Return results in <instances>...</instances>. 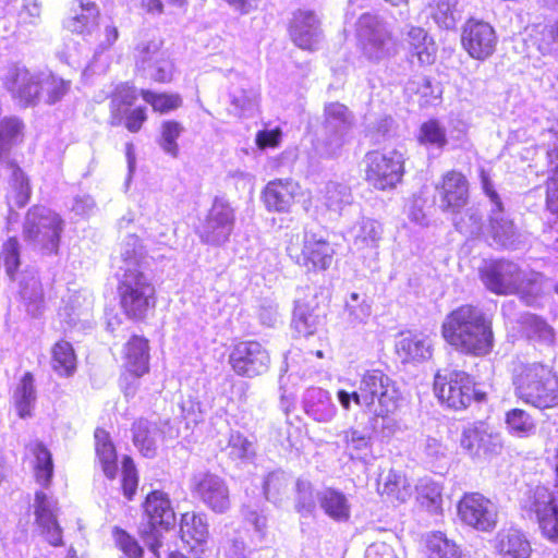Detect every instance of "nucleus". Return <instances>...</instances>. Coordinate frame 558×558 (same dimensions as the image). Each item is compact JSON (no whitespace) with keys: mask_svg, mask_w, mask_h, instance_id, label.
<instances>
[{"mask_svg":"<svg viewBox=\"0 0 558 558\" xmlns=\"http://www.w3.org/2000/svg\"><path fill=\"white\" fill-rule=\"evenodd\" d=\"M517 396L538 409L558 405V376L541 363L522 364L514 369Z\"/></svg>","mask_w":558,"mask_h":558,"instance_id":"4","label":"nucleus"},{"mask_svg":"<svg viewBox=\"0 0 558 558\" xmlns=\"http://www.w3.org/2000/svg\"><path fill=\"white\" fill-rule=\"evenodd\" d=\"M5 89L21 108L36 107L44 94V72L26 66H13L3 80Z\"/></svg>","mask_w":558,"mask_h":558,"instance_id":"12","label":"nucleus"},{"mask_svg":"<svg viewBox=\"0 0 558 558\" xmlns=\"http://www.w3.org/2000/svg\"><path fill=\"white\" fill-rule=\"evenodd\" d=\"M100 10L89 0H77V8L72 9V14L65 22L69 32L76 35H89L98 25Z\"/></svg>","mask_w":558,"mask_h":558,"instance_id":"29","label":"nucleus"},{"mask_svg":"<svg viewBox=\"0 0 558 558\" xmlns=\"http://www.w3.org/2000/svg\"><path fill=\"white\" fill-rule=\"evenodd\" d=\"M156 427L146 418H138L133 422L132 441L140 453L145 458H154L157 454L158 445L154 437Z\"/></svg>","mask_w":558,"mask_h":558,"instance_id":"35","label":"nucleus"},{"mask_svg":"<svg viewBox=\"0 0 558 558\" xmlns=\"http://www.w3.org/2000/svg\"><path fill=\"white\" fill-rule=\"evenodd\" d=\"M180 534L184 543L201 545L208 537V526L205 520L195 512H184L181 515Z\"/></svg>","mask_w":558,"mask_h":558,"instance_id":"37","label":"nucleus"},{"mask_svg":"<svg viewBox=\"0 0 558 558\" xmlns=\"http://www.w3.org/2000/svg\"><path fill=\"white\" fill-rule=\"evenodd\" d=\"M94 440L96 462L104 475L112 481L117 477L119 464L118 451L110 433L104 427H96L94 430Z\"/></svg>","mask_w":558,"mask_h":558,"instance_id":"27","label":"nucleus"},{"mask_svg":"<svg viewBox=\"0 0 558 558\" xmlns=\"http://www.w3.org/2000/svg\"><path fill=\"white\" fill-rule=\"evenodd\" d=\"M456 208L465 204L468 196V183L462 174L456 173Z\"/></svg>","mask_w":558,"mask_h":558,"instance_id":"63","label":"nucleus"},{"mask_svg":"<svg viewBox=\"0 0 558 558\" xmlns=\"http://www.w3.org/2000/svg\"><path fill=\"white\" fill-rule=\"evenodd\" d=\"M138 93L156 114H168L183 106V98L179 93L155 92L148 88H142Z\"/></svg>","mask_w":558,"mask_h":558,"instance_id":"36","label":"nucleus"},{"mask_svg":"<svg viewBox=\"0 0 558 558\" xmlns=\"http://www.w3.org/2000/svg\"><path fill=\"white\" fill-rule=\"evenodd\" d=\"M456 385H459L461 408H468L472 401L481 403L486 400V393L480 390L465 373L456 372Z\"/></svg>","mask_w":558,"mask_h":558,"instance_id":"45","label":"nucleus"},{"mask_svg":"<svg viewBox=\"0 0 558 558\" xmlns=\"http://www.w3.org/2000/svg\"><path fill=\"white\" fill-rule=\"evenodd\" d=\"M457 511L463 523L481 532L493 531L498 522L497 506L478 493L464 495Z\"/></svg>","mask_w":558,"mask_h":558,"instance_id":"14","label":"nucleus"},{"mask_svg":"<svg viewBox=\"0 0 558 558\" xmlns=\"http://www.w3.org/2000/svg\"><path fill=\"white\" fill-rule=\"evenodd\" d=\"M153 68L151 81L157 84H169L173 78V61L170 57L160 61L159 64L149 65Z\"/></svg>","mask_w":558,"mask_h":558,"instance_id":"57","label":"nucleus"},{"mask_svg":"<svg viewBox=\"0 0 558 558\" xmlns=\"http://www.w3.org/2000/svg\"><path fill=\"white\" fill-rule=\"evenodd\" d=\"M193 493L215 512H225L230 506L229 489L218 475H202L195 483Z\"/></svg>","mask_w":558,"mask_h":558,"instance_id":"23","label":"nucleus"},{"mask_svg":"<svg viewBox=\"0 0 558 558\" xmlns=\"http://www.w3.org/2000/svg\"><path fill=\"white\" fill-rule=\"evenodd\" d=\"M281 135L282 133L279 128L260 130L256 133L255 143L259 149L275 148L279 146Z\"/></svg>","mask_w":558,"mask_h":558,"instance_id":"59","label":"nucleus"},{"mask_svg":"<svg viewBox=\"0 0 558 558\" xmlns=\"http://www.w3.org/2000/svg\"><path fill=\"white\" fill-rule=\"evenodd\" d=\"M523 325L529 338L539 340L545 343H551L554 341V330L541 317L533 314H526L523 317Z\"/></svg>","mask_w":558,"mask_h":558,"instance_id":"49","label":"nucleus"},{"mask_svg":"<svg viewBox=\"0 0 558 558\" xmlns=\"http://www.w3.org/2000/svg\"><path fill=\"white\" fill-rule=\"evenodd\" d=\"M379 495L387 501L403 504L411 497V486L405 475L396 470H389L378 488Z\"/></svg>","mask_w":558,"mask_h":558,"instance_id":"33","label":"nucleus"},{"mask_svg":"<svg viewBox=\"0 0 558 558\" xmlns=\"http://www.w3.org/2000/svg\"><path fill=\"white\" fill-rule=\"evenodd\" d=\"M229 447L231 453L240 459L247 458L253 454L252 442L242 434L235 433L230 436Z\"/></svg>","mask_w":558,"mask_h":558,"instance_id":"58","label":"nucleus"},{"mask_svg":"<svg viewBox=\"0 0 558 558\" xmlns=\"http://www.w3.org/2000/svg\"><path fill=\"white\" fill-rule=\"evenodd\" d=\"M325 513L336 521H347L350 518V506L345 496L335 489H327L318 498Z\"/></svg>","mask_w":558,"mask_h":558,"instance_id":"39","label":"nucleus"},{"mask_svg":"<svg viewBox=\"0 0 558 558\" xmlns=\"http://www.w3.org/2000/svg\"><path fill=\"white\" fill-rule=\"evenodd\" d=\"M301 195V185L292 179H274L262 191V201L269 211L288 213Z\"/></svg>","mask_w":558,"mask_h":558,"instance_id":"21","label":"nucleus"},{"mask_svg":"<svg viewBox=\"0 0 558 558\" xmlns=\"http://www.w3.org/2000/svg\"><path fill=\"white\" fill-rule=\"evenodd\" d=\"M286 251L295 265L312 274L328 270L336 255L332 244L325 236L315 232L292 235Z\"/></svg>","mask_w":558,"mask_h":558,"instance_id":"8","label":"nucleus"},{"mask_svg":"<svg viewBox=\"0 0 558 558\" xmlns=\"http://www.w3.org/2000/svg\"><path fill=\"white\" fill-rule=\"evenodd\" d=\"M429 7L434 21L439 26L449 28L453 22V10L450 0H433Z\"/></svg>","mask_w":558,"mask_h":558,"instance_id":"52","label":"nucleus"},{"mask_svg":"<svg viewBox=\"0 0 558 558\" xmlns=\"http://www.w3.org/2000/svg\"><path fill=\"white\" fill-rule=\"evenodd\" d=\"M497 35L490 24L469 20L461 32V46L468 54L478 61L488 59L496 50Z\"/></svg>","mask_w":558,"mask_h":558,"instance_id":"16","label":"nucleus"},{"mask_svg":"<svg viewBox=\"0 0 558 558\" xmlns=\"http://www.w3.org/2000/svg\"><path fill=\"white\" fill-rule=\"evenodd\" d=\"M36 398L34 375L26 372L14 392V408L20 418L25 420L34 415Z\"/></svg>","mask_w":558,"mask_h":558,"instance_id":"34","label":"nucleus"},{"mask_svg":"<svg viewBox=\"0 0 558 558\" xmlns=\"http://www.w3.org/2000/svg\"><path fill=\"white\" fill-rule=\"evenodd\" d=\"M187 0H140V10L150 16L162 14H174L177 11L184 10Z\"/></svg>","mask_w":558,"mask_h":558,"instance_id":"44","label":"nucleus"},{"mask_svg":"<svg viewBox=\"0 0 558 558\" xmlns=\"http://www.w3.org/2000/svg\"><path fill=\"white\" fill-rule=\"evenodd\" d=\"M434 391L441 403H446L448 407L451 405L450 401L453 397V385L451 379H448L446 375H441L440 372L435 375Z\"/></svg>","mask_w":558,"mask_h":558,"instance_id":"55","label":"nucleus"},{"mask_svg":"<svg viewBox=\"0 0 558 558\" xmlns=\"http://www.w3.org/2000/svg\"><path fill=\"white\" fill-rule=\"evenodd\" d=\"M77 364V354L70 341L61 338L51 345L50 366L59 377L70 378L74 376Z\"/></svg>","mask_w":558,"mask_h":558,"instance_id":"30","label":"nucleus"},{"mask_svg":"<svg viewBox=\"0 0 558 558\" xmlns=\"http://www.w3.org/2000/svg\"><path fill=\"white\" fill-rule=\"evenodd\" d=\"M64 221L61 216L41 205H33L26 211L23 240L45 255H56L60 248Z\"/></svg>","mask_w":558,"mask_h":558,"instance_id":"6","label":"nucleus"},{"mask_svg":"<svg viewBox=\"0 0 558 558\" xmlns=\"http://www.w3.org/2000/svg\"><path fill=\"white\" fill-rule=\"evenodd\" d=\"M141 537L144 539H146L148 537L151 538V541L148 543V548L154 554V556L156 558H160L159 550L162 546V541H161V537H160L158 531L151 532L150 529L145 530V531L141 532Z\"/></svg>","mask_w":558,"mask_h":558,"instance_id":"62","label":"nucleus"},{"mask_svg":"<svg viewBox=\"0 0 558 558\" xmlns=\"http://www.w3.org/2000/svg\"><path fill=\"white\" fill-rule=\"evenodd\" d=\"M460 446L470 457L497 454L502 449V438L487 423L477 422L463 429Z\"/></svg>","mask_w":558,"mask_h":558,"instance_id":"18","label":"nucleus"},{"mask_svg":"<svg viewBox=\"0 0 558 558\" xmlns=\"http://www.w3.org/2000/svg\"><path fill=\"white\" fill-rule=\"evenodd\" d=\"M117 298L121 313L133 323L146 322L158 305L156 286L138 266L125 268L118 278Z\"/></svg>","mask_w":558,"mask_h":558,"instance_id":"1","label":"nucleus"},{"mask_svg":"<svg viewBox=\"0 0 558 558\" xmlns=\"http://www.w3.org/2000/svg\"><path fill=\"white\" fill-rule=\"evenodd\" d=\"M293 324L296 330L305 335H313L317 326V316L307 308L299 306L293 313Z\"/></svg>","mask_w":558,"mask_h":558,"instance_id":"53","label":"nucleus"},{"mask_svg":"<svg viewBox=\"0 0 558 558\" xmlns=\"http://www.w3.org/2000/svg\"><path fill=\"white\" fill-rule=\"evenodd\" d=\"M427 558H450L451 545L441 534H433L426 543Z\"/></svg>","mask_w":558,"mask_h":558,"instance_id":"54","label":"nucleus"},{"mask_svg":"<svg viewBox=\"0 0 558 558\" xmlns=\"http://www.w3.org/2000/svg\"><path fill=\"white\" fill-rule=\"evenodd\" d=\"M150 531L169 530L174 522V511L167 494L155 489L149 492L143 504Z\"/></svg>","mask_w":558,"mask_h":558,"instance_id":"25","label":"nucleus"},{"mask_svg":"<svg viewBox=\"0 0 558 558\" xmlns=\"http://www.w3.org/2000/svg\"><path fill=\"white\" fill-rule=\"evenodd\" d=\"M183 130L182 123L174 119L165 120L160 124L159 145L166 154L173 158L179 156L180 148L178 140Z\"/></svg>","mask_w":558,"mask_h":558,"instance_id":"41","label":"nucleus"},{"mask_svg":"<svg viewBox=\"0 0 558 558\" xmlns=\"http://www.w3.org/2000/svg\"><path fill=\"white\" fill-rule=\"evenodd\" d=\"M485 287L496 294H520L527 304H532L541 292L543 275L518 264L506 260H492L481 269Z\"/></svg>","mask_w":558,"mask_h":558,"instance_id":"2","label":"nucleus"},{"mask_svg":"<svg viewBox=\"0 0 558 558\" xmlns=\"http://www.w3.org/2000/svg\"><path fill=\"white\" fill-rule=\"evenodd\" d=\"M170 57L169 50L165 48V40L161 37H154L149 40L141 41L135 47L136 64L142 68L146 65L159 64L160 61Z\"/></svg>","mask_w":558,"mask_h":558,"instance_id":"38","label":"nucleus"},{"mask_svg":"<svg viewBox=\"0 0 558 558\" xmlns=\"http://www.w3.org/2000/svg\"><path fill=\"white\" fill-rule=\"evenodd\" d=\"M356 25L357 48L366 61L378 63L395 52L397 43L392 34L380 29V23L375 15L363 13Z\"/></svg>","mask_w":558,"mask_h":558,"instance_id":"10","label":"nucleus"},{"mask_svg":"<svg viewBox=\"0 0 558 558\" xmlns=\"http://www.w3.org/2000/svg\"><path fill=\"white\" fill-rule=\"evenodd\" d=\"M361 173L364 182L372 190L392 191L403 181L405 159L397 149H369L361 160Z\"/></svg>","mask_w":558,"mask_h":558,"instance_id":"5","label":"nucleus"},{"mask_svg":"<svg viewBox=\"0 0 558 558\" xmlns=\"http://www.w3.org/2000/svg\"><path fill=\"white\" fill-rule=\"evenodd\" d=\"M395 353L403 364H417L432 356L427 339L417 333L401 332L395 344Z\"/></svg>","mask_w":558,"mask_h":558,"instance_id":"28","label":"nucleus"},{"mask_svg":"<svg viewBox=\"0 0 558 558\" xmlns=\"http://www.w3.org/2000/svg\"><path fill=\"white\" fill-rule=\"evenodd\" d=\"M4 166L10 171L4 195L5 203L10 208H23L32 197L31 180L16 160L8 159L4 161Z\"/></svg>","mask_w":558,"mask_h":558,"instance_id":"26","label":"nucleus"},{"mask_svg":"<svg viewBox=\"0 0 558 558\" xmlns=\"http://www.w3.org/2000/svg\"><path fill=\"white\" fill-rule=\"evenodd\" d=\"M120 384L126 396L134 393L133 383L150 371V341L144 335L132 333L122 345Z\"/></svg>","mask_w":558,"mask_h":558,"instance_id":"11","label":"nucleus"},{"mask_svg":"<svg viewBox=\"0 0 558 558\" xmlns=\"http://www.w3.org/2000/svg\"><path fill=\"white\" fill-rule=\"evenodd\" d=\"M417 140L421 144L441 146L446 143L445 131L436 120H428L421 125Z\"/></svg>","mask_w":558,"mask_h":558,"instance_id":"50","label":"nucleus"},{"mask_svg":"<svg viewBox=\"0 0 558 558\" xmlns=\"http://www.w3.org/2000/svg\"><path fill=\"white\" fill-rule=\"evenodd\" d=\"M546 206L548 210L558 218V166L547 179Z\"/></svg>","mask_w":558,"mask_h":558,"instance_id":"56","label":"nucleus"},{"mask_svg":"<svg viewBox=\"0 0 558 558\" xmlns=\"http://www.w3.org/2000/svg\"><path fill=\"white\" fill-rule=\"evenodd\" d=\"M320 21L313 10H296L289 22L288 34L292 43L305 51L318 49Z\"/></svg>","mask_w":558,"mask_h":558,"instance_id":"19","label":"nucleus"},{"mask_svg":"<svg viewBox=\"0 0 558 558\" xmlns=\"http://www.w3.org/2000/svg\"><path fill=\"white\" fill-rule=\"evenodd\" d=\"M119 38V31L114 25H108L104 29V40L100 41L101 50L110 49Z\"/></svg>","mask_w":558,"mask_h":558,"instance_id":"64","label":"nucleus"},{"mask_svg":"<svg viewBox=\"0 0 558 558\" xmlns=\"http://www.w3.org/2000/svg\"><path fill=\"white\" fill-rule=\"evenodd\" d=\"M400 399L397 383L380 368L364 371L354 391V403L376 418H387L393 414Z\"/></svg>","mask_w":558,"mask_h":558,"instance_id":"3","label":"nucleus"},{"mask_svg":"<svg viewBox=\"0 0 558 558\" xmlns=\"http://www.w3.org/2000/svg\"><path fill=\"white\" fill-rule=\"evenodd\" d=\"M0 262L3 263L5 272L14 280L21 265L20 244L16 236L8 238L0 251Z\"/></svg>","mask_w":558,"mask_h":558,"instance_id":"43","label":"nucleus"},{"mask_svg":"<svg viewBox=\"0 0 558 558\" xmlns=\"http://www.w3.org/2000/svg\"><path fill=\"white\" fill-rule=\"evenodd\" d=\"M112 537L116 547L129 558H143L144 548L138 541L126 530L120 526H113Z\"/></svg>","mask_w":558,"mask_h":558,"instance_id":"46","label":"nucleus"},{"mask_svg":"<svg viewBox=\"0 0 558 558\" xmlns=\"http://www.w3.org/2000/svg\"><path fill=\"white\" fill-rule=\"evenodd\" d=\"M72 82L53 72L44 73L43 98L49 106L61 101L71 90Z\"/></svg>","mask_w":558,"mask_h":558,"instance_id":"40","label":"nucleus"},{"mask_svg":"<svg viewBox=\"0 0 558 558\" xmlns=\"http://www.w3.org/2000/svg\"><path fill=\"white\" fill-rule=\"evenodd\" d=\"M234 210L229 203L216 198L209 208L205 221L197 230L206 244L218 245L228 241L234 228Z\"/></svg>","mask_w":558,"mask_h":558,"instance_id":"15","label":"nucleus"},{"mask_svg":"<svg viewBox=\"0 0 558 558\" xmlns=\"http://www.w3.org/2000/svg\"><path fill=\"white\" fill-rule=\"evenodd\" d=\"M140 96L132 82L117 84L108 96L109 124L123 128L131 134L140 133L148 121L145 106H135Z\"/></svg>","mask_w":558,"mask_h":558,"instance_id":"7","label":"nucleus"},{"mask_svg":"<svg viewBox=\"0 0 558 558\" xmlns=\"http://www.w3.org/2000/svg\"><path fill=\"white\" fill-rule=\"evenodd\" d=\"M229 364L238 376L252 378L268 371L270 356L259 341L239 340L232 344Z\"/></svg>","mask_w":558,"mask_h":558,"instance_id":"13","label":"nucleus"},{"mask_svg":"<svg viewBox=\"0 0 558 558\" xmlns=\"http://www.w3.org/2000/svg\"><path fill=\"white\" fill-rule=\"evenodd\" d=\"M492 546L499 558H530L532 545L524 532L517 527H502L492 539Z\"/></svg>","mask_w":558,"mask_h":558,"instance_id":"24","label":"nucleus"},{"mask_svg":"<svg viewBox=\"0 0 558 558\" xmlns=\"http://www.w3.org/2000/svg\"><path fill=\"white\" fill-rule=\"evenodd\" d=\"M506 424L509 430L519 437H527L535 430L531 415L521 409L509 411L506 415Z\"/></svg>","mask_w":558,"mask_h":558,"instance_id":"47","label":"nucleus"},{"mask_svg":"<svg viewBox=\"0 0 558 558\" xmlns=\"http://www.w3.org/2000/svg\"><path fill=\"white\" fill-rule=\"evenodd\" d=\"M415 94L418 96V101L422 106L433 105L440 98V92L438 87L433 86L432 83L427 80L417 86Z\"/></svg>","mask_w":558,"mask_h":558,"instance_id":"60","label":"nucleus"},{"mask_svg":"<svg viewBox=\"0 0 558 558\" xmlns=\"http://www.w3.org/2000/svg\"><path fill=\"white\" fill-rule=\"evenodd\" d=\"M351 124V114L349 108L340 104L329 102L324 107V125L333 130L337 126L349 128Z\"/></svg>","mask_w":558,"mask_h":558,"instance_id":"48","label":"nucleus"},{"mask_svg":"<svg viewBox=\"0 0 558 558\" xmlns=\"http://www.w3.org/2000/svg\"><path fill=\"white\" fill-rule=\"evenodd\" d=\"M482 186L490 202V214H489V226L494 240L505 246L512 247L517 240V230L513 222L507 217L502 202L496 192L494 184L485 174L482 172Z\"/></svg>","mask_w":558,"mask_h":558,"instance_id":"17","label":"nucleus"},{"mask_svg":"<svg viewBox=\"0 0 558 558\" xmlns=\"http://www.w3.org/2000/svg\"><path fill=\"white\" fill-rule=\"evenodd\" d=\"M343 452L351 460L365 461L372 456V435L355 427H349L341 433Z\"/></svg>","mask_w":558,"mask_h":558,"instance_id":"32","label":"nucleus"},{"mask_svg":"<svg viewBox=\"0 0 558 558\" xmlns=\"http://www.w3.org/2000/svg\"><path fill=\"white\" fill-rule=\"evenodd\" d=\"M453 184L451 179L446 178L442 183L437 186V197L439 199L440 206L444 209H448L452 205L453 197Z\"/></svg>","mask_w":558,"mask_h":558,"instance_id":"61","label":"nucleus"},{"mask_svg":"<svg viewBox=\"0 0 558 558\" xmlns=\"http://www.w3.org/2000/svg\"><path fill=\"white\" fill-rule=\"evenodd\" d=\"M493 345L490 325L480 310L471 305L456 310V347L466 353L486 355Z\"/></svg>","mask_w":558,"mask_h":558,"instance_id":"9","label":"nucleus"},{"mask_svg":"<svg viewBox=\"0 0 558 558\" xmlns=\"http://www.w3.org/2000/svg\"><path fill=\"white\" fill-rule=\"evenodd\" d=\"M404 46L411 58H416L422 65H428L435 61V45L428 38L427 33L420 26H411L404 38Z\"/></svg>","mask_w":558,"mask_h":558,"instance_id":"31","label":"nucleus"},{"mask_svg":"<svg viewBox=\"0 0 558 558\" xmlns=\"http://www.w3.org/2000/svg\"><path fill=\"white\" fill-rule=\"evenodd\" d=\"M34 514L39 534L51 546H62L63 531L58 521L56 504L43 490L35 492Z\"/></svg>","mask_w":558,"mask_h":558,"instance_id":"20","label":"nucleus"},{"mask_svg":"<svg viewBox=\"0 0 558 558\" xmlns=\"http://www.w3.org/2000/svg\"><path fill=\"white\" fill-rule=\"evenodd\" d=\"M537 47L543 56H553L558 60V21L544 29Z\"/></svg>","mask_w":558,"mask_h":558,"instance_id":"51","label":"nucleus"},{"mask_svg":"<svg viewBox=\"0 0 558 558\" xmlns=\"http://www.w3.org/2000/svg\"><path fill=\"white\" fill-rule=\"evenodd\" d=\"M24 461L28 463L36 484L43 488L50 487L54 476V460L48 445L40 439L27 442Z\"/></svg>","mask_w":558,"mask_h":558,"instance_id":"22","label":"nucleus"},{"mask_svg":"<svg viewBox=\"0 0 558 558\" xmlns=\"http://www.w3.org/2000/svg\"><path fill=\"white\" fill-rule=\"evenodd\" d=\"M140 483L138 471L131 456L124 454L121 460L120 488L129 501L136 496Z\"/></svg>","mask_w":558,"mask_h":558,"instance_id":"42","label":"nucleus"}]
</instances>
